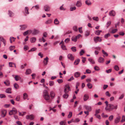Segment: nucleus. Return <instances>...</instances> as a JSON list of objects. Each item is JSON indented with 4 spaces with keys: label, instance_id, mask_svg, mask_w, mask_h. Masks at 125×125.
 I'll use <instances>...</instances> for the list:
<instances>
[{
    "label": "nucleus",
    "instance_id": "obj_1",
    "mask_svg": "<svg viewBox=\"0 0 125 125\" xmlns=\"http://www.w3.org/2000/svg\"><path fill=\"white\" fill-rule=\"evenodd\" d=\"M43 96L46 100H48L49 99L50 97L48 94V91L47 90H44Z\"/></svg>",
    "mask_w": 125,
    "mask_h": 125
},
{
    "label": "nucleus",
    "instance_id": "obj_2",
    "mask_svg": "<svg viewBox=\"0 0 125 125\" xmlns=\"http://www.w3.org/2000/svg\"><path fill=\"white\" fill-rule=\"evenodd\" d=\"M113 104H108L107 106H106L105 110L108 111H110L113 110Z\"/></svg>",
    "mask_w": 125,
    "mask_h": 125
},
{
    "label": "nucleus",
    "instance_id": "obj_3",
    "mask_svg": "<svg viewBox=\"0 0 125 125\" xmlns=\"http://www.w3.org/2000/svg\"><path fill=\"white\" fill-rule=\"evenodd\" d=\"M17 113L16 109L14 108H12V110L10 111L9 112V114L10 115H14L16 114Z\"/></svg>",
    "mask_w": 125,
    "mask_h": 125
},
{
    "label": "nucleus",
    "instance_id": "obj_4",
    "mask_svg": "<svg viewBox=\"0 0 125 125\" xmlns=\"http://www.w3.org/2000/svg\"><path fill=\"white\" fill-rule=\"evenodd\" d=\"M70 87L68 85H66L64 89V93H68L69 91L71 90L70 89Z\"/></svg>",
    "mask_w": 125,
    "mask_h": 125
},
{
    "label": "nucleus",
    "instance_id": "obj_5",
    "mask_svg": "<svg viewBox=\"0 0 125 125\" xmlns=\"http://www.w3.org/2000/svg\"><path fill=\"white\" fill-rule=\"evenodd\" d=\"M94 42L96 43L98 41L101 42L102 41V39L98 36L94 37Z\"/></svg>",
    "mask_w": 125,
    "mask_h": 125
},
{
    "label": "nucleus",
    "instance_id": "obj_6",
    "mask_svg": "<svg viewBox=\"0 0 125 125\" xmlns=\"http://www.w3.org/2000/svg\"><path fill=\"white\" fill-rule=\"evenodd\" d=\"M34 118V115H27L26 116V118L27 119H30L32 120Z\"/></svg>",
    "mask_w": 125,
    "mask_h": 125
},
{
    "label": "nucleus",
    "instance_id": "obj_7",
    "mask_svg": "<svg viewBox=\"0 0 125 125\" xmlns=\"http://www.w3.org/2000/svg\"><path fill=\"white\" fill-rule=\"evenodd\" d=\"M7 113L6 110H3L1 111V116L2 117H4L6 115Z\"/></svg>",
    "mask_w": 125,
    "mask_h": 125
},
{
    "label": "nucleus",
    "instance_id": "obj_8",
    "mask_svg": "<svg viewBox=\"0 0 125 125\" xmlns=\"http://www.w3.org/2000/svg\"><path fill=\"white\" fill-rule=\"evenodd\" d=\"M49 58L47 57H46V58L44 59V60L43 61V62L44 66L46 65L48 63V62Z\"/></svg>",
    "mask_w": 125,
    "mask_h": 125
},
{
    "label": "nucleus",
    "instance_id": "obj_9",
    "mask_svg": "<svg viewBox=\"0 0 125 125\" xmlns=\"http://www.w3.org/2000/svg\"><path fill=\"white\" fill-rule=\"evenodd\" d=\"M20 30H24L27 27V25L26 24H24L22 25H20Z\"/></svg>",
    "mask_w": 125,
    "mask_h": 125
},
{
    "label": "nucleus",
    "instance_id": "obj_10",
    "mask_svg": "<svg viewBox=\"0 0 125 125\" xmlns=\"http://www.w3.org/2000/svg\"><path fill=\"white\" fill-rule=\"evenodd\" d=\"M116 14L115 11L114 10H112L110 11L109 12V15L111 16H115Z\"/></svg>",
    "mask_w": 125,
    "mask_h": 125
},
{
    "label": "nucleus",
    "instance_id": "obj_11",
    "mask_svg": "<svg viewBox=\"0 0 125 125\" xmlns=\"http://www.w3.org/2000/svg\"><path fill=\"white\" fill-rule=\"evenodd\" d=\"M44 9L45 11H48L50 10V7L47 5H46L44 7Z\"/></svg>",
    "mask_w": 125,
    "mask_h": 125
},
{
    "label": "nucleus",
    "instance_id": "obj_12",
    "mask_svg": "<svg viewBox=\"0 0 125 125\" xmlns=\"http://www.w3.org/2000/svg\"><path fill=\"white\" fill-rule=\"evenodd\" d=\"M0 41H1L3 42L4 44V45L5 46L6 43V41L5 39L2 37H0ZM1 43L0 41V47L1 46Z\"/></svg>",
    "mask_w": 125,
    "mask_h": 125
},
{
    "label": "nucleus",
    "instance_id": "obj_13",
    "mask_svg": "<svg viewBox=\"0 0 125 125\" xmlns=\"http://www.w3.org/2000/svg\"><path fill=\"white\" fill-rule=\"evenodd\" d=\"M32 33V31L31 30H28L24 32L23 34L24 36H26L28 34H30Z\"/></svg>",
    "mask_w": 125,
    "mask_h": 125
},
{
    "label": "nucleus",
    "instance_id": "obj_14",
    "mask_svg": "<svg viewBox=\"0 0 125 125\" xmlns=\"http://www.w3.org/2000/svg\"><path fill=\"white\" fill-rule=\"evenodd\" d=\"M121 117L119 116H117L115 118V123L117 124L118 123L120 120Z\"/></svg>",
    "mask_w": 125,
    "mask_h": 125
},
{
    "label": "nucleus",
    "instance_id": "obj_15",
    "mask_svg": "<svg viewBox=\"0 0 125 125\" xmlns=\"http://www.w3.org/2000/svg\"><path fill=\"white\" fill-rule=\"evenodd\" d=\"M67 57L68 58L71 60H73L74 59V57L71 54H69L67 56Z\"/></svg>",
    "mask_w": 125,
    "mask_h": 125
},
{
    "label": "nucleus",
    "instance_id": "obj_16",
    "mask_svg": "<svg viewBox=\"0 0 125 125\" xmlns=\"http://www.w3.org/2000/svg\"><path fill=\"white\" fill-rule=\"evenodd\" d=\"M98 61L99 63H102L104 62V59L103 58L100 57L98 59Z\"/></svg>",
    "mask_w": 125,
    "mask_h": 125
},
{
    "label": "nucleus",
    "instance_id": "obj_17",
    "mask_svg": "<svg viewBox=\"0 0 125 125\" xmlns=\"http://www.w3.org/2000/svg\"><path fill=\"white\" fill-rule=\"evenodd\" d=\"M82 5V3L81 0L78 1L76 4V6L78 7H80Z\"/></svg>",
    "mask_w": 125,
    "mask_h": 125
},
{
    "label": "nucleus",
    "instance_id": "obj_18",
    "mask_svg": "<svg viewBox=\"0 0 125 125\" xmlns=\"http://www.w3.org/2000/svg\"><path fill=\"white\" fill-rule=\"evenodd\" d=\"M80 73L79 72H77L75 73L74 74V76L76 78H77L80 76Z\"/></svg>",
    "mask_w": 125,
    "mask_h": 125
},
{
    "label": "nucleus",
    "instance_id": "obj_19",
    "mask_svg": "<svg viewBox=\"0 0 125 125\" xmlns=\"http://www.w3.org/2000/svg\"><path fill=\"white\" fill-rule=\"evenodd\" d=\"M31 73V70L30 69H28L26 70L25 73L26 75L29 74Z\"/></svg>",
    "mask_w": 125,
    "mask_h": 125
},
{
    "label": "nucleus",
    "instance_id": "obj_20",
    "mask_svg": "<svg viewBox=\"0 0 125 125\" xmlns=\"http://www.w3.org/2000/svg\"><path fill=\"white\" fill-rule=\"evenodd\" d=\"M54 23L56 25H58L59 24V21L57 18L55 19L54 20Z\"/></svg>",
    "mask_w": 125,
    "mask_h": 125
},
{
    "label": "nucleus",
    "instance_id": "obj_21",
    "mask_svg": "<svg viewBox=\"0 0 125 125\" xmlns=\"http://www.w3.org/2000/svg\"><path fill=\"white\" fill-rule=\"evenodd\" d=\"M84 107L86 110H88L89 111H91V107L90 106L85 105Z\"/></svg>",
    "mask_w": 125,
    "mask_h": 125
},
{
    "label": "nucleus",
    "instance_id": "obj_22",
    "mask_svg": "<svg viewBox=\"0 0 125 125\" xmlns=\"http://www.w3.org/2000/svg\"><path fill=\"white\" fill-rule=\"evenodd\" d=\"M4 83L7 86H9L10 85V82L9 80H7L4 82Z\"/></svg>",
    "mask_w": 125,
    "mask_h": 125
},
{
    "label": "nucleus",
    "instance_id": "obj_23",
    "mask_svg": "<svg viewBox=\"0 0 125 125\" xmlns=\"http://www.w3.org/2000/svg\"><path fill=\"white\" fill-rule=\"evenodd\" d=\"M85 2V4L88 6L91 5L92 4L91 2L89 0H86Z\"/></svg>",
    "mask_w": 125,
    "mask_h": 125
},
{
    "label": "nucleus",
    "instance_id": "obj_24",
    "mask_svg": "<svg viewBox=\"0 0 125 125\" xmlns=\"http://www.w3.org/2000/svg\"><path fill=\"white\" fill-rule=\"evenodd\" d=\"M16 81H18L21 79V78L19 76L16 75L14 77Z\"/></svg>",
    "mask_w": 125,
    "mask_h": 125
},
{
    "label": "nucleus",
    "instance_id": "obj_25",
    "mask_svg": "<svg viewBox=\"0 0 125 125\" xmlns=\"http://www.w3.org/2000/svg\"><path fill=\"white\" fill-rule=\"evenodd\" d=\"M89 98L88 95L86 94H85L84 95L83 97V100L84 101H86Z\"/></svg>",
    "mask_w": 125,
    "mask_h": 125
},
{
    "label": "nucleus",
    "instance_id": "obj_26",
    "mask_svg": "<svg viewBox=\"0 0 125 125\" xmlns=\"http://www.w3.org/2000/svg\"><path fill=\"white\" fill-rule=\"evenodd\" d=\"M50 94L51 98H53L54 97L55 94L54 92L53 91H51Z\"/></svg>",
    "mask_w": 125,
    "mask_h": 125
},
{
    "label": "nucleus",
    "instance_id": "obj_27",
    "mask_svg": "<svg viewBox=\"0 0 125 125\" xmlns=\"http://www.w3.org/2000/svg\"><path fill=\"white\" fill-rule=\"evenodd\" d=\"M30 40L31 43L35 42L36 41V39L35 38L33 37L30 38Z\"/></svg>",
    "mask_w": 125,
    "mask_h": 125
},
{
    "label": "nucleus",
    "instance_id": "obj_28",
    "mask_svg": "<svg viewBox=\"0 0 125 125\" xmlns=\"http://www.w3.org/2000/svg\"><path fill=\"white\" fill-rule=\"evenodd\" d=\"M5 92L6 93L8 94H11V89L10 88H9L7 89L6 91Z\"/></svg>",
    "mask_w": 125,
    "mask_h": 125
},
{
    "label": "nucleus",
    "instance_id": "obj_29",
    "mask_svg": "<svg viewBox=\"0 0 125 125\" xmlns=\"http://www.w3.org/2000/svg\"><path fill=\"white\" fill-rule=\"evenodd\" d=\"M52 22V20L51 19H50L47 20L45 22V23L46 24H49L51 23Z\"/></svg>",
    "mask_w": 125,
    "mask_h": 125
},
{
    "label": "nucleus",
    "instance_id": "obj_30",
    "mask_svg": "<svg viewBox=\"0 0 125 125\" xmlns=\"http://www.w3.org/2000/svg\"><path fill=\"white\" fill-rule=\"evenodd\" d=\"M29 9L27 7H25V12L27 14H29V13L28 11Z\"/></svg>",
    "mask_w": 125,
    "mask_h": 125
},
{
    "label": "nucleus",
    "instance_id": "obj_31",
    "mask_svg": "<svg viewBox=\"0 0 125 125\" xmlns=\"http://www.w3.org/2000/svg\"><path fill=\"white\" fill-rule=\"evenodd\" d=\"M8 14L10 17H11L14 15V13L10 11H9Z\"/></svg>",
    "mask_w": 125,
    "mask_h": 125
},
{
    "label": "nucleus",
    "instance_id": "obj_32",
    "mask_svg": "<svg viewBox=\"0 0 125 125\" xmlns=\"http://www.w3.org/2000/svg\"><path fill=\"white\" fill-rule=\"evenodd\" d=\"M88 60L89 62L92 64H94L95 63V62L93 59L91 58H90L88 59Z\"/></svg>",
    "mask_w": 125,
    "mask_h": 125
},
{
    "label": "nucleus",
    "instance_id": "obj_33",
    "mask_svg": "<svg viewBox=\"0 0 125 125\" xmlns=\"http://www.w3.org/2000/svg\"><path fill=\"white\" fill-rule=\"evenodd\" d=\"M71 39L72 41L74 42H76L77 41V39L75 36H73L72 38Z\"/></svg>",
    "mask_w": 125,
    "mask_h": 125
},
{
    "label": "nucleus",
    "instance_id": "obj_34",
    "mask_svg": "<svg viewBox=\"0 0 125 125\" xmlns=\"http://www.w3.org/2000/svg\"><path fill=\"white\" fill-rule=\"evenodd\" d=\"M90 34V32L88 31H85V37H86L89 36Z\"/></svg>",
    "mask_w": 125,
    "mask_h": 125
},
{
    "label": "nucleus",
    "instance_id": "obj_35",
    "mask_svg": "<svg viewBox=\"0 0 125 125\" xmlns=\"http://www.w3.org/2000/svg\"><path fill=\"white\" fill-rule=\"evenodd\" d=\"M80 60L79 59H76L74 62V64L75 65H77L80 62Z\"/></svg>",
    "mask_w": 125,
    "mask_h": 125
},
{
    "label": "nucleus",
    "instance_id": "obj_36",
    "mask_svg": "<svg viewBox=\"0 0 125 125\" xmlns=\"http://www.w3.org/2000/svg\"><path fill=\"white\" fill-rule=\"evenodd\" d=\"M68 93H65V94L63 95V97L64 98L66 99L68 96Z\"/></svg>",
    "mask_w": 125,
    "mask_h": 125
},
{
    "label": "nucleus",
    "instance_id": "obj_37",
    "mask_svg": "<svg viewBox=\"0 0 125 125\" xmlns=\"http://www.w3.org/2000/svg\"><path fill=\"white\" fill-rule=\"evenodd\" d=\"M38 32L39 31L38 30H36L35 29L33 31H32L31 33H32L33 34L35 35L38 33Z\"/></svg>",
    "mask_w": 125,
    "mask_h": 125
},
{
    "label": "nucleus",
    "instance_id": "obj_38",
    "mask_svg": "<svg viewBox=\"0 0 125 125\" xmlns=\"http://www.w3.org/2000/svg\"><path fill=\"white\" fill-rule=\"evenodd\" d=\"M23 99L24 100L26 99L28 97L27 94L26 93H24L23 94Z\"/></svg>",
    "mask_w": 125,
    "mask_h": 125
},
{
    "label": "nucleus",
    "instance_id": "obj_39",
    "mask_svg": "<svg viewBox=\"0 0 125 125\" xmlns=\"http://www.w3.org/2000/svg\"><path fill=\"white\" fill-rule=\"evenodd\" d=\"M102 53L103 54H104V55L105 56H107L108 55V54L106 52H105L103 50L102 51Z\"/></svg>",
    "mask_w": 125,
    "mask_h": 125
},
{
    "label": "nucleus",
    "instance_id": "obj_40",
    "mask_svg": "<svg viewBox=\"0 0 125 125\" xmlns=\"http://www.w3.org/2000/svg\"><path fill=\"white\" fill-rule=\"evenodd\" d=\"M39 6L38 5H37L35 6H33L32 7V8H34L35 9L38 10L39 9Z\"/></svg>",
    "mask_w": 125,
    "mask_h": 125
},
{
    "label": "nucleus",
    "instance_id": "obj_41",
    "mask_svg": "<svg viewBox=\"0 0 125 125\" xmlns=\"http://www.w3.org/2000/svg\"><path fill=\"white\" fill-rule=\"evenodd\" d=\"M87 86L88 88L89 89L92 88L93 86L90 83H88Z\"/></svg>",
    "mask_w": 125,
    "mask_h": 125
},
{
    "label": "nucleus",
    "instance_id": "obj_42",
    "mask_svg": "<svg viewBox=\"0 0 125 125\" xmlns=\"http://www.w3.org/2000/svg\"><path fill=\"white\" fill-rule=\"evenodd\" d=\"M66 123L65 121H62L60 123V125H65Z\"/></svg>",
    "mask_w": 125,
    "mask_h": 125
},
{
    "label": "nucleus",
    "instance_id": "obj_43",
    "mask_svg": "<svg viewBox=\"0 0 125 125\" xmlns=\"http://www.w3.org/2000/svg\"><path fill=\"white\" fill-rule=\"evenodd\" d=\"M110 36V34L109 33H108L105 34L104 36V38L105 39L109 37Z\"/></svg>",
    "mask_w": 125,
    "mask_h": 125
},
{
    "label": "nucleus",
    "instance_id": "obj_44",
    "mask_svg": "<svg viewBox=\"0 0 125 125\" xmlns=\"http://www.w3.org/2000/svg\"><path fill=\"white\" fill-rule=\"evenodd\" d=\"M100 109L96 110L95 111V114L94 115L96 116L97 115H98V114L100 113Z\"/></svg>",
    "mask_w": 125,
    "mask_h": 125
},
{
    "label": "nucleus",
    "instance_id": "obj_45",
    "mask_svg": "<svg viewBox=\"0 0 125 125\" xmlns=\"http://www.w3.org/2000/svg\"><path fill=\"white\" fill-rule=\"evenodd\" d=\"M93 20L96 21H98V18L97 17H94L93 18Z\"/></svg>",
    "mask_w": 125,
    "mask_h": 125
},
{
    "label": "nucleus",
    "instance_id": "obj_46",
    "mask_svg": "<svg viewBox=\"0 0 125 125\" xmlns=\"http://www.w3.org/2000/svg\"><path fill=\"white\" fill-rule=\"evenodd\" d=\"M72 115V113L71 112H69V114L68 115L67 117L68 118H71Z\"/></svg>",
    "mask_w": 125,
    "mask_h": 125
},
{
    "label": "nucleus",
    "instance_id": "obj_47",
    "mask_svg": "<svg viewBox=\"0 0 125 125\" xmlns=\"http://www.w3.org/2000/svg\"><path fill=\"white\" fill-rule=\"evenodd\" d=\"M14 87L16 89H18L19 87L18 85L16 83H15L14 84Z\"/></svg>",
    "mask_w": 125,
    "mask_h": 125
},
{
    "label": "nucleus",
    "instance_id": "obj_48",
    "mask_svg": "<svg viewBox=\"0 0 125 125\" xmlns=\"http://www.w3.org/2000/svg\"><path fill=\"white\" fill-rule=\"evenodd\" d=\"M26 113L25 112H19V115L20 116H23L25 115Z\"/></svg>",
    "mask_w": 125,
    "mask_h": 125
},
{
    "label": "nucleus",
    "instance_id": "obj_49",
    "mask_svg": "<svg viewBox=\"0 0 125 125\" xmlns=\"http://www.w3.org/2000/svg\"><path fill=\"white\" fill-rule=\"evenodd\" d=\"M125 121V116L123 115L122 116V119L121 121V122H123Z\"/></svg>",
    "mask_w": 125,
    "mask_h": 125
},
{
    "label": "nucleus",
    "instance_id": "obj_50",
    "mask_svg": "<svg viewBox=\"0 0 125 125\" xmlns=\"http://www.w3.org/2000/svg\"><path fill=\"white\" fill-rule=\"evenodd\" d=\"M114 68L115 69L116 71H118L119 70V67L117 65H116L114 66Z\"/></svg>",
    "mask_w": 125,
    "mask_h": 125
},
{
    "label": "nucleus",
    "instance_id": "obj_51",
    "mask_svg": "<svg viewBox=\"0 0 125 125\" xmlns=\"http://www.w3.org/2000/svg\"><path fill=\"white\" fill-rule=\"evenodd\" d=\"M71 49L72 51L73 52H75L76 51V48L75 47H72Z\"/></svg>",
    "mask_w": 125,
    "mask_h": 125
},
{
    "label": "nucleus",
    "instance_id": "obj_52",
    "mask_svg": "<svg viewBox=\"0 0 125 125\" xmlns=\"http://www.w3.org/2000/svg\"><path fill=\"white\" fill-rule=\"evenodd\" d=\"M111 22L110 21H108L106 23V26L107 27H108L111 24Z\"/></svg>",
    "mask_w": 125,
    "mask_h": 125
},
{
    "label": "nucleus",
    "instance_id": "obj_53",
    "mask_svg": "<svg viewBox=\"0 0 125 125\" xmlns=\"http://www.w3.org/2000/svg\"><path fill=\"white\" fill-rule=\"evenodd\" d=\"M15 48V47L14 46H11L9 47V49L10 51H12Z\"/></svg>",
    "mask_w": 125,
    "mask_h": 125
},
{
    "label": "nucleus",
    "instance_id": "obj_54",
    "mask_svg": "<svg viewBox=\"0 0 125 125\" xmlns=\"http://www.w3.org/2000/svg\"><path fill=\"white\" fill-rule=\"evenodd\" d=\"M95 33L96 35H99L100 34V30H97L95 31Z\"/></svg>",
    "mask_w": 125,
    "mask_h": 125
},
{
    "label": "nucleus",
    "instance_id": "obj_55",
    "mask_svg": "<svg viewBox=\"0 0 125 125\" xmlns=\"http://www.w3.org/2000/svg\"><path fill=\"white\" fill-rule=\"evenodd\" d=\"M91 71L90 70L88 69H87L86 70V72L87 73H88V74L90 73H91Z\"/></svg>",
    "mask_w": 125,
    "mask_h": 125
},
{
    "label": "nucleus",
    "instance_id": "obj_56",
    "mask_svg": "<svg viewBox=\"0 0 125 125\" xmlns=\"http://www.w3.org/2000/svg\"><path fill=\"white\" fill-rule=\"evenodd\" d=\"M54 84V82L52 81H50L49 82V85L50 86H52Z\"/></svg>",
    "mask_w": 125,
    "mask_h": 125
},
{
    "label": "nucleus",
    "instance_id": "obj_57",
    "mask_svg": "<svg viewBox=\"0 0 125 125\" xmlns=\"http://www.w3.org/2000/svg\"><path fill=\"white\" fill-rule=\"evenodd\" d=\"M61 47L62 49L63 50H65L66 49L65 45L63 44H62V45L61 46Z\"/></svg>",
    "mask_w": 125,
    "mask_h": 125
},
{
    "label": "nucleus",
    "instance_id": "obj_58",
    "mask_svg": "<svg viewBox=\"0 0 125 125\" xmlns=\"http://www.w3.org/2000/svg\"><path fill=\"white\" fill-rule=\"evenodd\" d=\"M76 8L74 6L73 7H71L70 8V10L71 11H73L76 10Z\"/></svg>",
    "mask_w": 125,
    "mask_h": 125
},
{
    "label": "nucleus",
    "instance_id": "obj_59",
    "mask_svg": "<svg viewBox=\"0 0 125 125\" xmlns=\"http://www.w3.org/2000/svg\"><path fill=\"white\" fill-rule=\"evenodd\" d=\"M105 94L106 96L109 97L111 96V94L109 93V92L108 91H107L106 92Z\"/></svg>",
    "mask_w": 125,
    "mask_h": 125
},
{
    "label": "nucleus",
    "instance_id": "obj_60",
    "mask_svg": "<svg viewBox=\"0 0 125 125\" xmlns=\"http://www.w3.org/2000/svg\"><path fill=\"white\" fill-rule=\"evenodd\" d=\"M84 53V51L83 50H82L80 52V55H83V54Z\"/></svg>",
    "mask_w": 125,
    "mask_h": 125
},
{
    "label": "nucleus",
    "instance_id": "obj_61",
    "mask_svg": "<svg viewBox=\"0 0 125 125\" xmlns=\"http://www.w3.org/2000/svg\"><path fill=\"white\" fill-rule=\"evenodd\" d=\"M37 49V48L35 47L32 48L29 51V52L31 51H36Z\"/></svg>",
    "mask_w": 125,
    "mask_h": 125
},
{
    "label": "nucleus",
    "instance_id": "obj_62",
    "mask_svg": "<svg viewBox=\"0 0 125 125\" xmlns=\"http://www.w3.org/2000/svg\"><path fill=\"white\" fill-rule=\"evenodd\" d=\"M113 117L114 116L113 115H111L109 117V119L110 121H111L113 120Z\"/></svg>",
    "mask_w": 125,
    "mask_h": 125
},
{
    "label": "nucleus",
    "instance_id": "obj_63",
    "mask_svg": "<svg viewBox=\"0 0 125 125\" xmlns=\"http://www.w3.org/2000/svg\"><path fill=\"white\" fill-rule=\"evenodd\" d=\"M20 99V95L17 96L16 98V100L18 101H19Z\"/></svg>",
    "mask_w": 125,
    "mask_h": 125
},
{
    "label": "nucleus",
    "instance_id": "obj_64",
    "mask_svg": "<svg viewBox=\"0 0 125 125\" xmlns=\"http://www.w3.org/2000/svg\"><path fill=\"white\" fill-rule=\"evenodd\" d=\"M124 94H122L119 97L118 99L121 100L124 97Z\"/></svg>",
    "mask_w": 125,
    "mask_h": 125
}]
</instances>
